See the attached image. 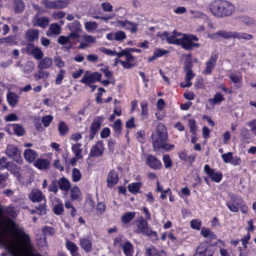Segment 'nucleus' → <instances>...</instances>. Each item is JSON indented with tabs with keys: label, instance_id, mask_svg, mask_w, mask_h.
Here are the masks:
<instances>
[{
	"label": "nucleus",
	"instance_id": "f8f14e48",
	"mask_svg": "<svg viewBox=\"0 0 256 256\" xmlns=\"http://www.w3.org/2000/svg\"><path fill=\"white\" fill-rule=\"evenodd\" d=\"M242 199L238 196L232 195L230 196V200L226 204L230 210L232 212H238L239 204H242Z\"/></svg>",
	"mask_w": 256,
	"mask_h": 256
},
{
	"label": "nucleus",
	"instance_id": "412c9836",
	"mask_svg": "<svg viewBox=\"0 0 256 256\" xmlns=\"http://www.w3.org/2000/svg\"><path fill=\"white\" fill-rule=\"evenodd\" d=\"M146 164L152 169H160L162 166L160 160L154 156L149 155L146 158Z\"/></svg>",
	"mask_w": 256,
	"mask_h": 256
},
{
	"label": "nucleus",
	"instance_id": "c9c22d12",
	"mask_svg": "<svg viewBox=\"0 0 256 256\" xmlns=\"http://www.w3.org/2000/svg\"><path fill=\"white\" fill-rule=\"evenodd\" d=\"M136 216L135 212H127L122 214L121 216V221L122 223L126 224L130 222Z\"/></svg>",
	"mask_w": 256,
	"mask_h": 256
},
{
	"label": "nucleus",
	"instance_id": "49530a36",
	"mask_svg": "<svg viewBox=\"0 0 256 256\" xmlns=\"http://www.w3.org/2000/svg\"><path fill=\"white\" fill-rule=\"evenodd\" d=\"M6 132L10 134H16L18 136H22L24 134V129H7Z\"/></svg>",
	"mask_w": 256,
	"mask_h": 256
},
{
	"label": "nucleus",
	"instance_id": "9d476101",
	"mask_svg": "<svg viewBox=\"0 0 256 256\" xmlns=\"http://www.w3.org/2000/svg\"><path fill=\"white\" fill-rule=\"evenodd\" d=\"M198 38L194 35L183 34V48L190 50L194 47H198L199 46L198 44L194 43V41H198Z\"/></svg>",
	"mask_w": 256,
	"mask_h": 256
},
{
	"label": "nucleus",
	"instance_id": "bf43d9fd",
	"mask_svg": "<svg viewBox=\"0 0 256 256\" xmlns=\"http://www.w3.org/2000/svg\"><path fill=\"white\" fill-rule=\"evenodd\" d=\"M66 14L62 11L54 12L52 14V17L54 20H58L63 18Z\"/></svg>",
	"mask_w": 256,
	"mask_h": 256
},
{
	"label": "nucleus",
	"instance_id": "6e6d98bb",
	"mask_svg": "<svg viewBox=\"0 0 256 256\" xmlns=\"http://www.w3.org/2000/svg\"><path fill=\"white\" fill-rule=\"evenodd\" d=\"M64 211V206L62 204H58L54 207V212L56 215H60Z\"/></svg>",
	"mask_w": 256,
	"mask_h": 256
},
{
	"label": "nucleus",
	"instance_id": "cd10ccee",
	"mask_svg": "<svg viewBox=\"0 0 256 256\" xmlns=\"http://www.w3.org/2000/svg\"><path fill=\"white\" fill-rule=\"evenodd\" d=\"M6 98L9 104L14 108L16 106L19 97L16 94L9 92L7 94Z\"/></svg>",
	"mask_w": 256,
	"mask_h": 256
},
{
	"label": "nucleus",
	"instance_id": "4468645a",
	"mask_svg": "<svg viewBox=\"0 0 256 256\" xmlns=\"http://www.w3.org/2000/svg\"><path fill=\"white\" fill-rule=\"evenodd\" d=\"M29 199L33 202H40L43 200L46 201V196L41 190L37 188L32 189L30 192Z\"/></svg>",
	"mask_w": 256,
	"mask_h": 256
},
{
	"label": "nucleus",
	"instance_id": "0eeeda50",
	"mask_svg": "<svg viewBox=\"0 0 256 256\" xmlns=\"http://www.w3.org/2000/svg\"><path fill=\"white\" fill-rule=\"evenodd\" d=\"M6 154L12 158L19 164H22V160L18 148L13 144H8L6 150Z\"/></svg>",
	"mask_w": 256,
	"mask_h": 256
},
{
	"label": "nucleus",
	"instance_id": "8fccbe9b",
	"mask_svg": "<svg viewBox=\"0 0 256 256\" xmlns=\"http://www.w3.org/2000/svg\"><path fill=\"white\" fill-rule=\"evenodd\" d=\"M4 44L6 43L10 45H14L16 44V36H8L4 38Z\"/></svg>",
	"mask_w": 256,
	"mask_h": 256
},
{
	"label": "nucleus",
	"instance_id": "f3484780",
	"mask_svg": "<svg viewBox=\"0 0 256 256\" xmlns=\"http://www.w3.org/2000/svg\"><path fill=\"white\" fill-rule=\"evenodd\" d=\"M218 58L216 54H212L210 60L206 63V67L203 72V74H208L211 73L214 68Z\"/></svg>",
	"mask_w": 256,
	"mask_h": 256
},
{
	"label": "nucleus",
	"instance_id": "dca6fc26",
	"mask_svg": "<svg viewBox=\"0 0 256 256\" xmlns=\"http://www.w3.org/2000/svg\"><path fill=\"white\" fill-rule=\"evenodd\" d=\"M204 172L212 180L216 182H220L222 180V174L218 172H216L214 170L211 168L208 164L204 166Z\"/></svg>",
	"mask_w": 256,
	"mask_h": 256
},
{
	"label": "nucleus",
	"instance_id": "680f3d73",
	"mask_svg": "<svg viewBox=\"0 0 256 256\" xmlns=\"http://www.w3.org/2000/svg\"><path fill=\"white\" fill-rule=\"evenodd\" d=\"M82 40L88 42L90 43H94L96 42V39L94 37L90 35H84L82 37Z\"/></svg>",
	"mask_w": 256,
	"mask_h": 256
},
{
	"label": "nucleus",
	"instance_id": "20e7f679",
	"mask_svg": "<svg viewBox=\"0 0 256 256\" xmlns=\"http://www.w3.org/2000/svg\"><path fill=\"white\" fill-rule=\"evenodd\" d=\"M138 229L136 232L138 233H142L144 236H150L154 239L158 238L157 233L151 230L148 226V224L146 220L142 218H140L139 220L136 221Z\"/></svg>",
	"mask_w": 256,
	"mask_h": 256
},
{
	"label": "nucleus",
	"instance_id": "13d9d810",
	"mask_svg": "<svg viewBox=\"0 0 256 256\" xmlns=\"http://www.w3.org/2000/svg\"><path fill=\"white\" fill-rule=\"evenodd\" d=\"M202 226L201 222L198 220H193L190 222V226L193 229L200 230Z\"/></svg>",
	"mask_w": 256,
	"mask_h": 256
},
{
	"label": "nucleus",
	"instance_id": "c85d7f7f",
	"mask_svg": "<svg viewBox=\"0 0 256 256\" xmlns=\"http://www.w3.org/2000/svg\"><path fill=\"white\" fill-rule=\"evenodd\" d=\"M70 198L73 200H80L82 198V194L80 190L77 186L72 187L70 190Z\"/></svg>",
	"mask_w": 256,
	"mask_h": 256
},
{
	"label": "nucleus",
	"instance_id": "7c9ffc66",
	"mask_svg": "<svg viewBox=\"0 0 256 256\" xmlns=\"http://www.w3.org/2000/svg\"><path fill=\"white\" fill-rule=\"evenodd\" d=\"M200 234L204 238L209 240L210 241L216 238V236L214 234V232L210 228H208L205 227L202 228L200 231Z\"/></svg>",
	"mask_w": 256,
	"mask_h": 256
},
{
	"label": "nucleus",
	"instance_id": "f704fd0d",
	"mask_svg": "<svg viewBox=\"0 0 256 256\" xmlns=\"http://www.w3.org/2000/svg\"><path fill=\"white\" fill-rule=\"evenodd\" d=\"M124 252L126 256H132L133 254V246L128 241L126 242L122 246Z\"/></svg>",
	"mask_w": 256,
	"mask_h": 256
},
{
	"label": "nucleus",
	"instance_id": "aec40b11",
	"mask_svg": "<svg viewBox=\"0 0 256 256\" xmlns=\"http://www.w3.org/2000/svg\"><path fill=\"white\" fill-rule=\"evenodd\" d=\"M118 176L117 172L114 170H110L108 175L107 184L108 187H112L116 184L118 182Z\"/></svg>",
	"mask_w": 256,
	"mask_h": 256
},
{
	"label": "nucleus",
	"instance_id": "4c0bfd02",
	"mask_svg": "<svg viewBox=\"0 0 256 256\" xmlns=\"http://www.w3.org/2000/svg\"><path fill=\"white\" fill-rule=\"evenodd\" d=\"M142 186L141 182H134L128 184V190L132 193L138 192Z\"/></svg>",
	"mask_w": 256,
	"mask_h": 256
},
{
	"label": "nucleus",
	"instance_id": "4be33fe9",
	"mask_svg": "<svg viewBox=\"0 0 256 256\" xmlns=\"http://www.w3.org/2000/svg\"><path fill=\"white\" fill-rule=\"evenodd\" d=\"M61 28L56 23L52 24L48 30L46 32V34L48 36H53L58 35L60 34Z\"/></svg>",
	"mask_w": 256,
	"mask_h": 256
},
{
	"label": "nucleus",
	"instance_id": "c03bdc74",
	"mask_svg": "<svg viewBox=\"0 0 256 256\" xmlns=\"http://www.w3.org/2000/svg\"><path fill=\"white\" fill-rule=\"evenodd\" d=\"M42 70H40L38 71V73L34 74V78L36 80H38L42 78H46L48 77L49 73L46 71Z\"/></svg>",
	"mask_w": 256,
	"mask_h": 256
},
{
	"label": "nucleus",
	"instance_id": "3c124183",
	"mask_svg": "<svg viewBox=\"0 0 256 256\" xmlns=\"http://www.w3.org/2000/svg\"><path fill=\"white\" fill-rule=\"evenodd\" d=\"M34 68V64L32 62L29 61L26 62V64L24 67V71L26 73H30L32 72Z\"/></svg>",
	"mask_w": 256,
	"mask_h": 256
},
{
	"label": "nucleus",
	"instance_id": "864d4df0",
	"mask_svg": "<svg viewBox=\"0 0 256 256\" xmlns=\"http://www.w3.org/2000/svg\"><path fill=\"white\" fill-rule=\"evenodd\" d=\"M163 161L166 168H170L172 166V162L168 155H164Z\"/></svg>",
	"mask_w": 256,
	"mask_h": 256
},
{
	"label": "nucleus",
	"instance_id": "4d7b16f0",
	"mask_svg": "<svg viewBox=\"0 0 256 256\" xmlns=\"http://www.w3.org/2000/svg\"><path fill=\"white\" fill-rule=\"evenodd\" d=\"M66 71L64 70H60L56 77V84H60L62 82V80L64 77Z\"/></svg>",
	"mask_w": 256,
	"mask_h": 256
},
{
	"label": "nucleus",
	"instance_id": "0e129e2a",
	"mask_svg": "<svg viewBox=\"0 0 256 256\" xmlns=\"http://www.w3.org/2000/svg\"><path fill=\"white\" fill-rule=\"evenodd\" d=\"M54 61L55 65L59 68H61L64 66V62L62 60L60 56L55 57L54 58Z\"/></svg>",
	"mask_w": 256,
	"mask_h": 256
},
{
	"label": "nucleus",
	"instance_id": "a211bd4d",
	"mask_svg": "<svg viewBox=\"0 0 256 256\" xmlns=\"http://www.w3.org/2000/svg\"><path fill=\"white\" fill-rule=\"evenodd\" d=\"M104 150L103 143L98 142L91 148L90 155L92 156H100L102 154Z\"/></svg>",
	"mask_w": 256,
	"mask_h": 256
},
{
	"label": "nucleus",
	"instance_id": "a19ab883",
	"mask_svg": "<svg viewBox=\"0 0 256 256\" xmlns=\"http://www.w3.org/2000/svg\"><path fill=\"white\" fill-rule=\"evenodd\" d=\"M14 10L16 13L22 12L24 8V3L20 0H16L14 2Z\"/></svg>",
	"mask_w": 256,
	"mask_h": 256
},
{
	"label": "nucleus",
	"instance_id": "b1692460",
	"mask_svg": "<svg viewBox=\"0 0 256 256\" xmlns=\"http://www.w3.org/2000/svg\"><path fill=\"white\" fill-rule=\"evenodd\" d=\"M59 188L63 191L68 192L71 186L70 182L66 178L62 177L58 180Z\"/></svg>",
	"mask_w": 256,
	"mask_h": 256
},
{
	"label": "nucleus",
	"instance_id": "ea45409f",
	"mask_svg": "<svg viewBox=\"0 0 256 256\" xmlns=\"http://www.w3.org/2000/svg\"><path fill=\"white\" fill-rule=\"evenodd\" d=\"M224 100L222 95L220 93H218L214 96L212 98L208 100V102L212 104H214L222 102Z\"/></svg>",
	"mask_w": 256,
	"mask_h": 256
},
{
	"label": "nucleus",
	"instance_id": "2eb2a0df",
	"mask_svg": "<svg viewBox=\"0 0 256 256\" xmlns=\"http://www.w3.org/2000/svg\"><path fill=\"white\" fill-rule=\"evenodd\" d=\"M50 22L48 18L44 16H41L38 15H35L32 20L34 26H38L44 28L48 26Z\"/></svg>",
	"mask_w": 256,
	"mask_h": 256
},
{
	"label": "nucleus",
	"instance_id": "a18cd8bd",
	"mask_svg": "<svg viewBox=\"0 0 256 256\" xmlns=\"http://www.w3.org/2000/svg\"><path fill=\"white\" fill-rule=\"evenodd\" d=\"M78 25V26L76 29V32H72L70 33L68 35V38L70 40V39L75 40L79 37L78 32H80L81 30L80 28V24L78 22H76Z\"/></svg>",
	"mask_w": 256,
	"mask_h": 256
},
{
	"label": "nucleus",
	"instance_id": "603ef678",
	"mask_svg": "<svg viewBox=\"0 0 256 256\" xmlns=\"http://www.w3.org/2000/svg\"><path fill=\"white\" fill-rule=\"evenodd\" d=\"M66 248L70 250L71 254L78 250V247L74 242L68 241L66 242Z\"/></svg>",
	"mask_w": 256,
	"mask_h": 256
},
{
	"label": "nucleus",
	"instance_id": "f257e3e1",
	"mask_svg": "<svg viewBox=\"0 0 256 256\" xmlns=\"http://www.w3.org/2000/svg\"><path fill=\"white\" fill-rule=\"evenodd\" d=\"M8 227L16 236L18 243L9 242L6 248L9 254L12 256H41L40 254L35 255L34 250L30 243L28 234H26L22 229L18 228L16 224L11 219L6 221Z\"/></svg>",
	"mask_w": 256,
	"mask_h": 256
},
{
	"label": "nucleus",
	"instance_id": "69168bd1",
	"mask_svg": "<svg viewBox=\"0 0 256 256\" xmlns=\"http://www.w3.org/2000/svg\"><path fill=\"white\" fill-rule=\"evenodd\" d=\"M102 7L104 12H110L112 10V6L109 2H103Z\"/></svg>",
	"mask_w": 256,
	"mask_h": 256
},
{
	"label": "nucleus",
	"instance_id": "5fc2aeb1",
	"mask_svg": "<svg viewBox=\"0 0 256 256\" xmlns=\"http://www.w3.org/2000/svg\"><path fill=\"white\" fill-rule=\"evenodd\" d=\"M126 38V35L122 31H118L114 34V39L118 41H122Z\"/></svg>",
	"mask_w": 256,
	"mask_h": 256
},
{
	"label": "nucleus",
	"instance_id": "1a4fd4ad",
	"mask_svg": "<svg viewBox=\"0 0 256 256\" xmlns=\"http://www.w3.org/2000/svg\"><path fill=\"white\" fill-rule=\"evenodd\" d=\"M41 4L46 8L61 9L66 6V2L60 0L51 1L50 0H42Z\"/></svg>",
	"mask_w": 256,
	"mask_h": 256
},
{
	"label": "nucleus",
	"instance_id": "2f4dec72",
	"mask_svg": "<svg viewBox=\"0 0 256 256\" xmlns=\"http://www.w3.org/2000/svg\"><path fill=\"white\" fill-rule=\"evenodd\" d=\"M194 76V74L193 73L192 70L190 69L186 72V75L185 77V80L186 82V84L181 83L180 86L182 88L190 87L192 86V83L190 82V80H192Z\"/></svg>",
	"mask_w": 256,
	"mask_h": 256
},
{
	"label": "nucleus",
	"instance_id": "052dcab7",
	"mask_svg": "<svg viewBox=\"0 0 256 256\" xmlns=\"http://www.w3.org/2000/svg\"><path fill=\"white\" fill-rule=\"evenodd\" d=\"M130 50H127L126 54H125L126 60L131 63L135 62V58L130 54Z\"/></svg>",
	"mask_w": 256,
	"mask_h": 256
},
{
	"label": "nucleus",
	"instance_id": "72a5a7b5",
	"mask_svg": "<svg viewBox=\"0 0 256 256\" xmlns=\"http://www.w3.org/2000/svg\"><path fill=\"white\" fill-rule=\"evenodd\" d=\"M169 52L168 50H162L160 48L156 49L154 52V55L148 58L149 62H152L158 58L166 54Z\"/></svg>",
	"mask_w": 256,
	"mask_h": 256
},
{
	"label": "nucleus",
	"instance_id": "5701e85b",
	"mask_svg": "<svg viewBox=\"0 0 256 256\" xmlns=\"http://www.w3.org/2000/svg\"><path fill=\"white\" fill-rule=\"evenodd\" d=\"M52 65V60L51 58L45 57L40 60L38 64V68L40 70H44L50 68Z\"/></svg>",
	"mask_w": 256,
	"mask_h": 256
},
{
	"label": "nucleus",
	"instance_id": "7ed1b4c3",
	"mask_svg": "<svg viewBox=\"0 0 256 256\" xmlns=\"http://www.w3.org/2000/svg\"><path fill=\"white\" fill-rule=\"evenodd\" d=\"M152 145L155 150L162 148L166 150H171L174 145H170L166 143L168 136L166 129H156L152 134Z\"/></svg>",
	"mask_w": 256,
	"mask_h": 256
},
{
	"label": "nucleus",
	"instance_id": "9b49d317",
	"mask_svg": "<svg viewBox=\"0 0 256 256\" xmlns=\"http://www.w3.org/2000/svg\"><path fill=\"white\" fill-rule=\"evenodd\" d=\"M26 50L27 53L29 55L32 56L36 60H40L44 56V53L40 48L34 46L32 44H28Z\"/></svg>",
	"mask_w": 256,
	"mask_h": 256
},
{
	"label": "nucleus",
	"instance_id": "338daca9",
	"mask_svg": "<svg viewBox=\"0 0 256 256\" xmlns=\"http://www.w3.org/2000/svg\"><path fill=\"white\" fill-rule=\"evenodd\" d=\"M86 204L88 206V209L90 211H92L94 210L95 206V203L90 198H88L86 199Z\"/></svg>",
	"mask_w": 256,
	"mask_h": 256
},
{
	"label": "nucleus",
	"instance_id": "79ce46f5",
	"mask_svg": "<svg viewBox=\"0 0 256 256\" xmlns=\"http://www.w3.org/2000/svg\"><path fill=\"white\" fill-rule=\"evenodd\" d=\"M84 26L86 30L91 32L98 28V24L96 22H85Z\"/></svg>",
	"mask_w": 256,
	"mask_h": 256
},
{
	"label": "nucleus",
	"instance_id": "bb28decb",
	"mask_svg": "<svg viewBox=\"0 0 256 256\" xmlns=\"http://www.w3.org/2000/svg\"><path fill=\"white\" fill-rule=\"evenodd\" d=\"M50 162L46 159H38L34 163V166L40 170H46L49 168Z\"/></svg>",
	"mask_w": 256,
	"mask_h": 256
},
{
	"label": "nucleus",
	"instance_id": "e2e57ef3",
	"mask_svg": "<svg viewBox=\"0 0 256 256\" xmlns=\"http://www.w3.org/2000/svg\"><path fill=\"white\" fill-rule=\"evenodd\" d=\"M120 64L124 68H130L136 66V62L131 63L127 61H120Z\"/></svg>",
	"mask_w": 256,
	"mask_h": 256
},
{
	"label": "nucleus",
	"instance_id": "58836bf2",
	"mask_svg": "<svg viewBox=\"0 0 256 256\" xmlns=\"http://www.w3.org/2000/svg\"><path fill=\"white\" fill-rule=\"evenodd\" d=\"M82 176L80 171L76 168H74L72 170V180L74 182L80 181L82 178Z\"/></svg>",
	"mask_w": 256,
	"mask_h": 256
},
{
	"label": "nucleus",
	"instance_id": "39448f33",
	"mask_svg": "<svg viewBox=\"0 0 256 256\" xmlns=\"http://www.w3.org/2000/svg\"><path fill=\"white\" fill-rule=\"evenodd\" d=\"M183 34L174 31L173 34L170 36L168 32H164L162 34L161 38L162 40L166 38L168 44L180 45L183 48Z\"/></svg>",
	"mask_w": 256,
	"mask_h": 256
},
{
	"label": "nucleus",
	"instance_id": "a878e982",
	"mask_svg": "<svg viewBox=\"0 0 256 256\" xmlns=\"http://www.w3.org/2000/svg\"><path fill=\"white\" fill-rule=\"evenodd\" d=\"M118 23L122 28L130 30L133 33L136 32L137 30V25L128 20H118Z\"/></svg>",
	"mask_w": 256,
	"mask_h": 256
},
{
	"label": "nucleus",
	"instance_id": "f03ea898",
	"mask_svg": "<svg viewBox=\"0 0 256 256\" xmlns=\"http://www.w3.org/2000/svg\"><path fill=\"white\" fill-rule=\"evenodd\" d=\"M210 10L214 16L222 18L231 16L235 11V6L228 1L217 0L210 3Z\"/></svg>",
	"mask_w": 256,
	"mask_h": 256
},
{
	"label": "nucleus",
	"instance_id": "473e14b6",
	"mask_svg": "<svg viewBox=\"0 0 256 256\" xmlns=\"http://www.w3.org/2000/svg\"><path fill=\"white\" fill-rule=\"evenodd\" d=\"M39 31L36 29H30L26 32V36L27 40L33 41L38 37Z\"/></svg>",
	"mask_w": 256,
	"mask_h": 256
},
{
	"label": "nucleus",
	"instance_id": "393cba45",
	"mask_svg": "<svg viewBox=\"0 0 256 256\" xmlns=\"http://www.w3.org/2000/svg\"><path fill=\"white\" fill-rule=\"evenodd\" d=\"M82 144L80 143H76L72 146V150L74 153L75 158L73 159L74 162H71L72 165L74 164V162L79 159L82 158V149L80 148Z\"/></svg>",
	"mask_w": 256,
	"mask_h": 256
},
{
	"label": "nucleus",
	"instance_id": "6e6552de",
	"mask_svg": "<svg viewBox=\"0 0 256 256\" xmlns=\"http://www.w3.org/2000/svg\"><path fill=\"white\" fill-rule=\"evenodd\" d=\"M101 78L102 74L98 72L91 73L88 71H86L80 82L88 85H90L96 81H100Z\"/></svg>",
	"mask_w": 256,
	"mask_h": 256
},
{
	"label": "nucleus",
	"instance_id": "c756f323",
	"mask_svg": "<svg viewBox=\"0 0 256 256\" xmlns=\"http://www.w3.org/2000/svg\"><path fill=\"white\" fill-rule=\"evenodd\" d=\"M24 156L26 161L29 162H32L34 160L38 155L34 150L32 149H26L24 152Z\"/></svg>",
	"mask_w": 256,
	"mask_h": 256
},
{
	"label": "nucleus",
	"instance_id": "de8ad7c7",
	"mask_svg": "<svg viewBox=\"0 0 256 256\" xmlns=\"http://www.w3.org/2000/svg\"><path fill=\"white\" fill-rule=\"evenodd\" d=\"M42 232L45 236H52L56 232L55 230L53 228L48 226L43 227Z\"/></svg>",
	"mask_w": 256,
	"mask_h": 256
},
{
	"label": "nucleus",
	"instance_id": "423d86ee",
	"mask_svg": "<svg viewBox=\"0 0 256 256\" xmlns=\"http://www.w3.org/2000/svg\"><path fill=\"white\" fill-rule=\"evenodd\" d=\"M214 250L206 242L200 244L193 256H213Z\"/></svg>",
	"mask_w": 256,
	"mask_h": 256
},
{
	"label": "nucleus",
	"instance_id": "09e8293b",
	"mask_svg": "<svg viewBox=\"0 0 256 256\" xmlns=\"http://www.w3.org/2000/svg\"><path fill=\"white\" fill-rule=\"evenodd\" d=\"M57 184H58V181L56 180L52 181L48 186V190L53 192L54 194H56L58 190Z\"/></svg>",
	"mask_w": 256,
	"mask_h": 256
},
{
	"label": "nucleus",
	"instance_id": "774afa93",
	"mask_svg": "<svg viewBox=\"0 0 256 256\" xmlns=\"http://www.w3.org/2000/svg\"><path fill=\"white\" fill-rule=\"evenodd\" d=\"M46 204H40L38 207L36 208L37 212L40 215H44L46 214Z\"/></svg>",
	"mask_w": 256,
	"mask_h": 256
},
{
	"label": "nucleus",
	"instance_id": "6ab92c4d",
	"mask_svg": "<svg viewBox=\"0 0 256 256\" xmlns=\"http://www.w3.org/2000/svg\"><path fill=\"white\" fill-rule=\"evenodd\" d=\"M145 254L146 256H166L164 250H158L152 246L146 248Z\"/></svg>",
	"mask_w": 256,
	"mask_h": 256
},
{
	"label": "nucleus",
	"instance_id": "e433bc0d",
	"mask_svg": "<svg viewBox=\"0 0 256 256\" xmlns=\"http://www.w3.org/2000/svg\"><path fill=\"white\" fill-rule=\"evenodd\" d=\"M80 244L83 250L86 252H90L92 250V242L90 240L86 238L80 240Z\"/></svg>",
	"mask_w": 256,
	"mask_h": 256
},
{
	"label": "nucleus",
	"instance_id": "37998d69",
	"mask_svg": "<svg viewBox=\"0 0 256 256\" xmlns=\"http://www.w3.org/2000/svg\"><path fill=\"white\" fill-rule=\"evenodd\" d=\"M10 166H13L12 163L7 162V159L5 157L0 158V169L2 170L4 168H10Z\"/></svg>",
	"mask_w": 256,
	"mask_h": 256
},
{
	"label": "nucleus",
	"instance_id": "ddd939ff",
	"mask_svg": "<svg viewBox=\"0 0 256 256\" xmlns=\"http://www.w3.org/2000/svg\"><path fill=\"white\" fill-rule=\"evenodd\" d=\"M208 37L212 40H218L220 37L226 39L236 38V32H227L224 30H220L214 34H210Z\"/></svg>",
	"mask_w": 256,
	"mask_h": 256
}]
</instances>
